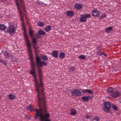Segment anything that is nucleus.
<instances>
[{
	"label": "nucleus",
	"instance_id": "nucleus-1",
	"mask_svg": "<svg viewBox=\"0 0 121 121\" xmlns=\"http://www.w3.org/2000/svg\"><path fill=\"white\" fill-rule=\"evenodd\" d=\"M38 106L39 109H35L36 111L34 119L36 120L38 117L40 121H51L49 118L50 114L47 113L46 104L45 102L41 101L39 97L38 98Z\"/></svg>",
	"mask_w": 121,
	"mask_h": 121
},
{
	"label": "nucleus",
	"instance_id": "nucleus-2",
	"mask_svg": "<svg viewBox=\"0 0 121 121\" xmlns=\"http://www.w3.org/2000/svg\"><path fill=\"white\" fill-rule=\"evenodd\" d=\"M41 79H39L40 82V83L38 85V87L36 86V88L37 92V96L38 98L39 97L41 99V101L45 102V95L44 93H43L44 90L43 88V83L42 80L43 79L41 78Z\"/></svg>",
	"mask_w": 121,
	"mask_h": 121
},
{
	"label": "nucleus",
	"instance_id": "nucleus-3",
	"mask_svg": "<svg viewBox=\"0 0 121 121\" xmlns=\"http://www.w3.org/2000/svg\"><path fill=\"white\" fill-rule=\"evenodd\" d=\"M35 62L37 68H38L39 67H42L43 65L46 66L47 65V64L45 61H41V58L38 56H36Z\"/></svg>",
	"mask_w": 121,
	"mask_h": 121
},
{
	"label": "nucleus",
	"instance_id": "nucleus-4",
	"mask_svg": "<svg viewBox=\"0 0 121 121\" xmlns=\"http://www.w3.org/2000/svg\"><path fill=\"white\" fill-rule=\"evenodd\" d=\"M104 107L103 108V109L104 112L108 113L112 112V111H111V105L110 102H105L104 104Z\"/></svg>",
	"mask_w": 121,
	"mask_h": 121
},
{
	"label": "nucleus",
	"instance_id": "nucleus-5",
	"mask_svg": "<svg viewBox=\"0 0 121 121\" xmlns=\"http://www.w3.org/2000/svg\"><path fill=\"white\" fill-rule=\"evenodd\" d=\"M71 95L72 96L76 97L79 96L81 95V92L78 89H75L71 91Z\"/></svg>",
	"mask_w": 121,
	"mask_h": 121
},
{
	"label": "nucleus",
	"instance_id": "nucleus-6",
	"mask_svg": "<svg viewBox=\"0 0 121 121\" xmlns=\"http://www.w3.org/2000/svg\"><path fill=\"white\" fill-rule=\"evenodd\" d=\"M15 27L13 25H10L8 27V29L6 30V32L10 34H13L15 32Z\"/></svg>",
	"mask_w": 121,
	"mask_h": 121
},
{
	"label": "nucleus",
	"instance_id": "nucleus-7",
	"mask_svg": "<svg viewBox=\"0 0 121 121\" xmlns=\"http://www.w3.org/2000/svg\"><path fill=\"white\" fill-rule=\"evenodd\" d=\"M35 66H31V69L30 71V73L33 76L35 81H36V82H37L36 76L35 75L36 73L35 72Z\"/></svg>",
	"mask_w": 121,
	"mask_h": 121
},
{
	"label": "nucleus",
	"instance_id": "nucleus-8",
	"mask_svg": "<svg viewBox=\"0 0 121 121\" xmlns=\"http://www.w3.org/2000/svg\"><path fill=\"white\" fill-rule=\"evenodd\" d=\"M33 31L32 30H29V35L31 39L32 43H36V42L35 39V37H33Z\"/></svg>",
	"mask_w": 121,
	"mask_h": 121
},
{
	"label": "nucleus",
	"instance_id": "nucleus-9",
	"mask_svg": "<svg viewBox=\"0 0 121 121\" xmlns=\"http://www.w3.org/2000/svg\"><path fill=\"white\" fill-rule=\"evenodd\" d=\"M120 92L119 91H113L111 94V96L113 98H116L120 95Z\"/></svg>",
	"mask_w": 121,
	"mask_h": 121
},
{
	"label": "nucleus",
	"instance_id": "nucleus-10",
	"mask_svg": "<svg viewBox=\"0 0 121 121\" xmlns=\"http://www.w3.org/2000/svg\"><path fill=\"white\" fill-rule=\"evenodd\" d=\"M19 3V6L21 8H22V9L24 10V12H26V11L25 9V7L24 5V3L23 0H18Z\"/></svg>",
	"mask_w": 121,
	"mask_h": 121
},
{
	"label": "nucleus",
	"instance_id": "nucleus-11",
	"mask_svg": "<svg viewBox=\"0 0 121 121\" xmlns=\"http://www.w3.org/2000/svg\"><path fill=\"white\" fill-rule=\"evenodd\" d=\"M26 30H25V31H24V32L23 33L24 37L25 39L26 43H27V42L29 43V41H30L28 39V36L26 34Z\"/></svg>",
	"mask_w": 121,
	"mask_h": 121
},
{
	"label": "nucleus",
	"instance_id": "nucleus-12",
	"mask_svg": "<svg viewBox=\"0 0 121 121\" xmlns=\"http://www.w3.org/2000/svg\"><path fill=\"white\" fill-rule=\"evenodd\" d=\"M92 15L95 17L99 16L100 14L99 11L97 10H93L92 11Z\"/></svg>",
	"mask_w": 121,
	"mask_h": 121
},
{
	"label": "nucleus",
	"instance_id": "nucleus-13",
	"mask_svg": "<svg viewBox=\"0 0 121 121\" xmlns=\"http://www.w3.org/2000/svg\"><path fill=\"white\" fill-rule=\"evenodd\" d=\"M26 43V46L28 50V53H29L32 52V51L31 49V44L30 41H29V43L27 42Z\"/></svg>",
	"mask_w": 121,
	"mask_h": 121
},
{
	"label": "nucleus",
	"instance_id": "nucleus-14",
	"mask_svg": "<svg viewBox=\"0 0 121 121\" xmlns=\"http://www.w3.org/2000/svg\"><path fill=\"white\" fill-rule=\"evenodd\" d=\"M26 109L30 111L31 112L35 111V109L33 108L31 104L28 106L26 108Z\"/></svg>",
	"mask_w": 121,
	"mask_h": 121
},
{
	"label": "nucleus",
	"instance_id": "nucleus-15",
	"mask_svg": "<svg viewBox=\"0 0 121 121\" xmlns=\"http://www.w3.org/2000/svg\"><path fill=\"white\" fill-rule=\"evenodd\" d=\"M66 14L69 17H71L74 15V12L72 11H67Z\"/></svg>",
	"mask_w": 121,
	"mask_h": 121
},
{
	"label": "nucleus",
	"instance_id": "nucleus-16",
	"mask_svg": "<svg viewBox=\"0 0 121 121\" xmlns=\"http://www.w3.org/2000/svg\"><path fill=\"white\" fill-rule=\"evenodd\" d=\"M82 5L81 4L78 3L75 4L74 7L77 10H79L82 7Z\"/></svg>",
	"mask_w": 121,
	"mask_h": 121
},
{
	"label": "nucleus",
	"instance_id": "nucleus-17",
	"mask_svg": "<svg viewBox=\"0 0 121 121\" xmlns=\"http://www.w3.org/2000/svg\"><path fill=\"white\" fill-rule=\"evenodd\" d=\"M58 51L55 50L53 51L52 53V55L54 57L57 58L58 56Z\"/></svg>",
	"mask_w": 121,
	"mask_h": 121
},
{
	"label": "nucleus",
	"instance_id": "nucleus-18",
	"mask_svg": "<svg viewBox=\"0 0 121 121\" xmlns=\"http://www.w3.org/2000/svg\"><path fill=\"white\" fill-rule=\"evenodd\" d=\"M82 16V14L80 15L81 17L80 19V22H85L87 20Z\"/></svg>",
	"mask_w": 121,
	"mask_h": 121
},
{
	"label": "nucleus",
	"instance_id": "nucleus-19",
	"mask_svg": "<svg viewBox=\"0 0 121 121\" xmlns=\"http://www.w3.org/2000/svg\"><path fill=\"white\" fill-rule=\"evenodd\" d=\"M41 57V59L44 61H47L48 60V58L44 54H42L40 55Z\"/></svg>",
	"mask_w": 121,
	"mask_h": 121
},
{
	"label": "nucleus",
	"instance_id": "nucleus-20",
	"mask_svg": "<svg viewBox=\"0 0 121 121\" xmlns=\"http://www.w3.org/2000/svg\"><path fill=\"white\" fill-rule=\"evenodd\" d=\"M38 33L40 35H44L46 34L45 32L41 29L39 30L38 31Z\"/></svg>",
	"mask_w": 121,
	"mask_h": 121
},
{
	"label": "nucleus",
	"instance_id": "nucleus-21",
	"mask_svg": "<svg viewBox=\"0 0 121 121\" xmlns=\"http://www.w3.org/2000/svg\"><path fill=\"white\" fill-rule=\"evenodd\" d=\"M51 29V27L49 25L47 26L46 27L44 28V30L46 32H48Z\"/></svg>",
	"mask_w": 121,
	"mask_h": 121
},
{
	"label": "nucleus",
	"instance_id": "nucleus-22",
	"mask_svg": "<svg viewBox=\"0 0 121 121\" xmlns=\"http://www.w3.org/2000/svg\"><path fill=\"white\" fill-rule=\"evenodd\" d=\"M6 29L5 26L4 24L0 25V30H4Z\"/></svg>",
	"mask_w": 121,
	"mask_h": 121
},
{
	"label": "nucleus",
	"instance_id": "nucleus-23",
	"mask_svg": "<svg viewBox=\"0 0 121 121\" xmlns=\"http://www.w3.org/2000/svg\"><path fill=\"white\" fill-rule=\"evenodd\" d=\"M39 68H37L38 70V73L39 76V79H41L40 78H42V73L41 71L39 69Z\"/></svg>",
	"mask_w": 121,
	"mask_h": 121
},
{
	"label": "nucleus",
	"instance_id": "nucleus-24",
	"mask_svg": "<svg viewBox=\"0 0 121 121\" xmlns=\"http://www.w3.org/2000/svg\"><path fill=\"white\" fill-rule=\"evenodd\" d=\"M77 114L75 110L74 109H72L71 110L70 114L73 115H75Z\"/></svg>",
	"mask_w": 121,
	"mask_h": 121
},
{
	"label": "nucleus",
	"instance_id": "nucleus-25",
	"mask_svg": "<svg viewBox=\"0 0 121 121\" xmlns=\"http://www.w3.org/2000/svg\"><path fill=\"white\" fill-rule=\"evenodd\" d=\"M81 99L84 101H89L88 98L87 96H84L82 97L81 98Z\"/></svg>",
	"mask_w": 121,
	"mask_h": 121
},
{
	"label": "nucleus",
	"instance_id": "nucleus-26",
	"mask_svg": "<svg viewBox=\"0 0 121 121\" xmlns=\"http://www.w3.org/2000/svg\"><path fill=\"white\" fill-rule=\"evenodd\" d=\"M9 99L11 100L14 99L15 98V95L12 94H10L9 95Z\"/></svg>",
	"mask_w": 121,
	"mask_h": 121
},
{
	"label": "nucleus",
	"instance_id": "nucleus-27",
	"mask_svg": "<svg viewBox=\"0 0 121 121\" xmlns=\"http://www.w3.org/2000/svg\"><path fill=\"white\" fill-rule=\"evenodd\" d=\"M85 18H88L91 17V15L90 14H82Z\"/></svg>",
	"mask_w": 121,
	"mask_h": 121
},
{
	"label": "nucleus",
	"instance_id": "nucleus-28",
	"mask_svg": "<svg viewBox=\"0 0 121 121\" xmlns=\"http://www.w3.org/2000/svg\"><path fill=\"white\" fill-rule=\"evenodd\" d=\"M112 29V27L109 26L105 30V31L107 33L109 32V31L111 30Z\"/></svg>",
	"mask_w": 121,
	"mask_h": 121
},
{
	"label": "nucleus",
	"instance_id": "nucleus-29",
	"mask_svg": "<svg viewBox=\"0 0 121 121\" xmlns=\"http://www.w3.org/2000/svg\"><path fill=\"white\" fill-rule=\"evenodd\" d=\"M113 89L112 87H110L108 88L107 89V91L108 93H112L113 92Z\"/></svg>",
	"mask_w": 121,
	"mask_h": 121
},
{
	"label": "nucleus",
	"instance_id": "nucleus-30",
	"mask_svg": "<svg viewBox=\"0 0 121 121\" xmlns=\"http://www.w3.org/2000/svg\"><path fill=\"white\" fill-rule=\"evenodd\" d=\"M95 120V121H99L100 120L99 117L97 116H95L93 118V120Z\"/></svg>",
	"mask_w": 121,
	"mask_h": 121
},
{
	"label": "nucleus",
	"instance_id": "nucleus-31",
	"mask_svg": "<svg viewBox=\"0 0 121 121\" xmlns=\"http://www.w3.org/2000/svg\"><path fill=\"white\" fill-rule=\"evenodd\" d=\"M59 57L61 58H64L65 56V54L64 52H60L59 54Z\"/></svg>",
	"mask_w": 121,
	"mask_h": 121
},
{
	"label": "nucleus",
	"instance_id": "nucleus-32",
	"mask_svg": "<svg viewBox=\"0 0 121 121\" xmlns=\"http://www.w3.org/2000/svg\"><path fill=\"white\" fill-rule=\"evenodd\" d=\"M38 25L40 27H42L44 25V23L41 22H39L37 23Z\"/></svg>",
	"mask_w": 121,
	"mask_h": 121
},
{
	"label": "nucleus",
	"instance_id": "nucleus-33",
	"mask_svg": "<svg viewBox=\"0 0 121 121\" xmlns=\"http://www.w3.org/2000/svg\"><path fill=\"white\" fill-rule=\"evenodd\" d=\"M112 108L115 110L117 111L118 110V108L115 105L113 104L112 105Z\"/></svg>",
	"mask_w": 121,
	"mask_h": 121
},
{
	"label": "nucleus",
	"instance_id": "nucleus-34",
	"mask_svg": "<svg viewBox=\"0 0 121 121\" xmlns=\"http://www.w3.org/2000/svg\"><path fill=\"white\" fill-rule=\"evenodd\" d=\"M78 58L80 59L84 60L86 58L85 56L83 55H81L78 57Z\"/></svg>",
	"mask_w": 121,
	"mask_h": 121
},
{
	"label": "nucleus",
	"instance_id": "nucleus-35",
	"mask_svg": "<svg viewBox=\"0 0 121 121\" xmlns=\"http://www.w3.org/2000/svg\"><path fill=\"white\" fill-rule=\"evenodd\" d=\"M80 90L82 92L84 93H88V89L83 90L82 89H80Z\"/></svg>",
	"mask_w": 121,
	"mask_h": 121
},
{
	"label": "nucleus",
	"instance_id": "nucleus-36",
	"mask_svg": "<svg viewBox=\"0 0 121 121\" xmlns=\"http://www.w3.org/2000/svg\"><path fill=\"white\" fill-rule=\"evenodd\" d=\"M3 53L5 56L7 57L9 54V53L6 51H4V52Z\"/></svg>",
	"mask_w": 121,
	"mask_h": 121
},
{
	"label": "nucleus",
	"instance_id": "nucleus-37",
	"mask_svg": "<svg viewBox=\"0 0 121 121\" xmlns=\"http://www.w3.org/2000/svg\"><path fill=\"white\" fill-rule=\"evenodd\" d=\"M7 57L10 58L12 60L13 59V56L11 54H9Z\"/></svg>",
	"mask_w": 121,
	"mask_h": 121
},
{
	"label": "nucleus",
	"instance_id": "nucleus-38",
	"mask_svg": "<svg viewBox=\"0 0 121 121\" xmlns=\"http://www.w3.org/2000/svg\"><path fill=\"white\" fill-rule=\"evenodd\" d=\"M30 63H31V66H35V65L34 61H31Z\"/></svg>",
	"mask_w": 121,
	"mask_h": 121
},
{
	"label": "nucleus",
	"instance_id": "nucleus-39",
	"mask_svg": "<svg viewBox=\"0 0 121 121\" xmlns=\"http://www.w3.org/2000/svg\"><path fill=\"white\" fill-rule=\"evenodd\" d=\"M0 60L1 61V62L2 63H3L4 65H6L7 63H6V62L4 60Z\"/></svg>",
	"mask_w": 121,
	"mask_h": 121
},
{
	"label": "nucleus",
	"instance_id": "nucleus-40",
	"mask_svg": "<svg viewBox=\"0 0 121 121\" xmlns=\"http://www.w3.org/2000/svg\"><path fill=\"white\" fill-rule=\"evenodd\" d=\"M70 69L71 71L73 72L74 71L75 69L74 67H71L70 68Z\"/></svg>",
	"mask_w": 121,
	"mask_h": 121
},
{
	"label": "nucleus",
	"instance_id": "nucleus-41",
	"mask_svg": "<svg viewBox=\"0 0 121 121\" xmlns=\"http://www.w3.org/2000/svg\"><path fill=\"white\" fill-rule=\"evenodd\" d=\"M36 45H33V48L34 49H35V53H37V51L36 50V49H37V47H35V46Z\"/></svg>",
	"mask_w": 121,
	"mask_h": 121
},
{
	"label": "nucleus",
	"instance_id": "nucleus-42",
	"mask_svg": "<svg viewBox=\"0 0 121 121\" xmlns=\"http://www.w3.org/2000/svg\"><path fill=\"white\" fill-rule=\"evenodd\" d=\"M15 0L16 1V5L17 6V8H18V7L19 6V3L18 2V0Z\"/></svg>",
	"mask_w": 121,
	"mask_h": 121
},
{
	"label": "nucleus",
	"instance_id": "nucleus-43",
	"mask_svg": "<svg viewBox=\"0 0 121 121\" xmlns=\"http://www.w3.org/2000/svg\"><path fill=\"white\" fill-rule=\"evenodd\" d=\"M98 55H99V56L102 55L103 54V53L102 52H101L100 51H98L97 52Z\"/></svg>",
	"mask_w": 121,
	"mask_h": 121
},
{
	"label": "nucleus",
	"instance_id": "nucleus-44",
	"mask_svg": "<svg viewBox=\"0 0 121 121\" xmlns=\"http://www.w3.org/2000/svg\"><path fill=\"white\" fill-rule=\"evenodd\" d=\"M107 16V15H106L105 14H102L101 15V17H100L101 18H104V17H106Z\"/></svg>",
	"mask_w": 121,
	"mask_h": 121
},
{
	"label": "nucleus",
	"instance_id": "nucleus-45",
	"mask_svg": "<svg viewBox=\"0 0 121 121\" xmlns=\"http://www.w3.org/2000/svg\"><path fill=\"white\" fill-rule=\"evenodd\" d=\"M88 93L91 94H92L93 93V92L91 90L89 89H88Z\"/></svg>",
	"mask_w": 121,
	"mask_h": 121
},
{
	"label": "nucleus",
	"instance_id": "nucleus-46",
	"mask_svg": "<svg viewBox=\"0 0 121 121\" xmlns=\"http://www.w3.org/2000/svg\"><path fill=\"white\" fill-rule=\"evenodd\" d=\"M30 59L32 61H34V58L33 56H30Z\"/></svg>",
	"mask_w": 121,
	"mask_h": 121
},
{
	"label": "nucleus",
	"instance_id": "nucleus-47",
	"mask_svg": "<svg viewBox=\"0 0 121 121\" xmlns=\"http://www.w3.org/2000/svg\"><path fill=\"white\" fill-rule=\"evenodd\" d=\"M35 41H36V43H33V45H36L37 44V41L36 40H37L38 39L37 38H36V37H35Z\"/></svg>",
	"mask_w": 121,
	"mask_h": 121
},
{
	"label": "nucleus",
	"instance_id": "nucleus-48",
	"mask_svg": "<svg viewBox=\"0 0 121 121\" xmlns=\"http://www.w3.org/2000/svg\"><path fill=\"white\" fill-rule=\"evenodd\" d=\"M36 37L38 38H40L41 37V36L40 35H36Z\"/></svg>",
	"mask_w": 121,
	"mask_h": 121
},
{
	"label": "nucleus",
	"instance_id": "nucleus-49",
	"mask_svg": "<svg viewBox=\"0 0 121 121\" xmlns=\"http://www.w3.org/2000/svg\"><path fill=\"white\" fill-rule=\"evenodd\" d=\"M85 117L86 118L88 119L90 117V116H88L87 115H85Z\"/></svg>",
	"mask_w": 121,
	"mask_h": 121
},
{
	"label": "nucleus",
	"instance_id": "nucleus-50",
	"mask_svg": "<svg viewBox=\"0 0 121 121\" xmlns=\"http://www.w3.org/2000/svg\"><path fill=\"white\" fill-rule=\"evenodd\" d=\"M20 18L21 21L22 22H24V19L22 16H21Z\"/></svg>",
	"mask_w": 121,
	"mask_h": 121
},
{
	"label": "nucleus",
	"instance_id": "nucleus-51",
	"mask_svg": "<svg viewBox=\"0 0 121 121\" xmlns=\"http://www.w3.org/2000/svg\"><path fill=\"white\" fill-rule=\"evenodd\" d=\"M29 55L30 56V57L33 56L32 54V52L29 53Z\"/></svg>",
	"mask_w": 121,
	"mask_h": 121
},
{
	"label": "nucleus",
	"instance_id": "nucleus-52",
	"mask_svg": "<svg viewBox=\"0 0 121 121\" xmlns=\"http://www.w3.org/2000/svg\"><path fill=\"white\" fill-rule=\"evenodd\" d=\"M87 97L88 98V99H91V98H92V97L91 96H90L89 95H88V96H87Z\"/></svg>",
	"mask_w": 121,
	"mask_h": 121
},
{
	"label": "nucleus",
	"instance_id": "nucleus-53",
	"mask_svg": "<svg viewBox=\"0 0 121 121\" xmlns=\"http://www.w3.org/2000/svg\"><path fill=\"white\" fill-rule=\"evenodd\" d=\"M103 55L105 56H107V54H106L104 53Z\"/></svg>",
	"mask_w": 121,
	"mask_h": 121
},
{
	"label": "nucleus",
	"instance_id": "nucleus-54",
	"mask_svg": "<svg viewBox=\"0 0 121 121\" xmlns=\"http://www.w3.org/2000/svg\"><path fill=\"white\" fill-rule=\"evenodd\" d=\"M22 28H26V26H24V25H23L22 26Z\"/></svg>",
	"mask_w": 121,
	"mask_h": 121
},
{
	"label": "nucleus",
	"instance_id": "nucleus-55",
	"mask_svg": "<svg viewBox=\"0 0 121 121\" xmlns=\"http://www.w3.org/2000/svg\"><path fill=\"white\" fill-rule=\"evenodd\" d=\"M1 0V2H3L4 1H6V0Z\"/></svg>",
	"mask_w": 121,
	"mask_h": 121
},
{
	"label": "nucleus",
	"instance_id": "nucleus-56",
	"mask_svg": "<svg viewBox=\"0 0 121 121\" xmlns=\"http://www.w3.org/2000/svg\"><path fill=\"white\" fill-rule=\"evenodd\" d=\"M22 24L23 25H24V22H22Z\"/></svg>",
	"mask_w": 121,
	"mask_h": 121
},
{
	"label": "nucleus",
	"instance_id": "nucleus-57",
	"mask_svg": "<svg viewBox=\"0 0 121 121\" xmlns=\"http://www.w3.org/2000/svg\"><path fill=\"white\" fill-rule=\"evenodd\" d=\"M23 30H24V31H25V30H26V28H23Z\"/></svg>",
	"mask_w": 121,
	"mask_h": 121
},
{
	"label": "nucleus",
	"instance_id": "nucleus-58",
	"mask_svg": "<svg viewBox=\"0 0 121 121\" xmlns=\"http://www.w3.org/2000/svg\"><path fill=\"white\" fill-rule=\"evenodd\" d=\"M19 14H20V15H22V14H21V12H19Z\"/></svg>",
	"mask_w": 121,
	"mask_h": 121
},
{
	"label": "nucleus",
	"instance_id": "nucleus-59",
	"mask_svg": "<svg viewBox=\"0 0 121 121\" xmlns=\"http://www.w3.org/2000/svg\"><path fill=\"white\" fill-rule=\"evenodd\" d=\"M28 118L29 119V120L30 119V118L29 117H28Z\"/></svg>",
	"mask_w": 121,
	"mask_h": 121
},
{
	"label": "nucleus",
	"instance_id": "nucleus-60",
	"mask_svg": "<svg viewBox=\"0 0 121 121\" xmlns=\"http://www.w3.org/2000/svg\"><path fill=\"white\" fill-rule=\"evenodd\" d=\"M120 103H121V101H120Z\"/></svg>",
	"mask_w": 121,
	"mask_h": 121
},
{
	"label": "nucleus",
	"instance_id": "nucleus-61",
	"mask_svg": "<svg viewBox=\"0 0 121 121\" xmlns=\"http://www.w3.org/2000/svg\"><path fill=\"white\" fill-rule=\"evenodd\" d=\"M0 60H1V59H0ZM0 61L1 62V61L0 60Z\"/></svg>",
	"mask_w": 121,
	"mask_h": 121
}]
</instances>
